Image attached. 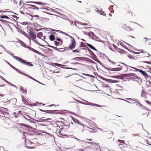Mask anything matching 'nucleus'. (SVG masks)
<instances>
[{
	"label": "nucleus",
	"instance_id": "4be33fe9",
	"mask_svg": "<svg viewBox=\"0 0 151 151\" xmlns=\"http://www.w3.org/2000/svg\"><path fill=\"white\" fill-rule=\"evenodd\" d=\"M49 38L50 40L52 41H54L55 39V36L52 34H51L49 36Z\"/></svg>",
	"mask_w": 151,
	"mask_h": 151
},
{
	"label": "nucleus",
	"instance_id": "412c9836",
	"mask_svg": "<svg viewBox=\"0 0 151 151\" xmlns=\"http://www.w3.org/2000/svg\"><path fill=\"white\" fill-rule=\"evenodd\" d=\"M140 52L143 53H145V55H148V56H145V57H143V58H145V57L149 58V57L150 56V55L145 51L142 50Z\"/></svg>",
	"mask_w": 151,
	"mask_h": 151
},
{
	"label": "nucleus",
	"instance_id": "338daca9",
	"mask_svg": "<svg viewBox=\"0 0 151 151\" xmlns=\"http://www.w3.org/2000/svg\"><path fill=\"white\" fill-rule=\"evenodd\" d=\"M128 57L130 59H132L134 58V57L132 55H128Z\"/></svg>",
	"mask_w": 151,
	"mask_h": 151
},
{
	"label": "nucleus",
	"instance_id": "9d476101",
	"mask_svg": "<svg viewBox=\"0 0 151 151\" xmlns=\"http://www.w3.org/2000/svg\"><path fill=\"white\" fill-rule=\"evenodd\" d=\"M58 110H46V113H48L49 114H60V113L56 112V111H58Z\"/></svg>",
	"mask_w": 151,
	"mask_h": 151
},
{
	"label": "nucleus",
	"instance_id": "9b49d317",
	"mask_svg": "<svg viewBox=\"0 0 151 151\" xmlns=\"http://www.w3.org/2000/svg\"><path fill=\"white\" fill-rule=\"evenodd\" d=\"M26 3H35L40 5H46V4L45 3H43L42 2L39 1H28Z\"/></svg>",
	"mask_w": 151,
	"mask_h": 151
},
{
	"label": "nucleus",
	"instance_id": "e2e57ef3",
	"mask_svg": "<svg viewBox=\"0 0 151 151\" xmlns=\"http://www.w3.org/2000/svg\"><path fill=\"white\" fill-rule=\"evenodd\" d=\"M56 40L57 41L61 42V43H63V42L62 40L60 39V38H56Z\"/></svg>",
	"mask_w": 151,
	"mask_h": 151
},
{
	"label": "nucleus",
	"instance_id": "c756f323",
	"mask_svg": "<svg viewBox=\"0 0 151 151\" xmlns=\"http://www.w3.org/2000/svg\"><path fill=\"white\" fill-rule=\"evenodd\" d=\"M74 122L76 123H77L78 124H80V125L83 126V128H84L83 126L81 124V122L80 121H79L78 119H74Z\"/></svg>",
	"mask_w": 151,
	"mask_h": 151
},
{
	"label": "nucleus",
	"instance_id": "39448f33",
	"mask_svg": "<svg viewBox=\"0 0 151 151\" xmlns=\"http://www.w3.org/2000/svg\"><path fill=\"white\" fill-rule=\"evenodd\" d=\"M76 42L74 39L71 40V42L69 45V48L70 50H72L75 48L76 46Z\"/></svg>",
	"mask_w": 151,
	"mask_h": 151
},
{
	"label": "nucleus",
	"instance_id": "7ed1b4c3",
	"mask_svg": "<svg viewBox=\"0 0 151 151\" xmlns=\"http://www.w3.org/2000/svg\"><path fill=\"white\" fill-rule=\"evenodd\" d=\"M122 76L124 77H130V76L134 77H131L130 79L132 80L137 79L139 80H142L141 78L137 76V75L134 73H130L122 74Z\"/></svg>",
	"mask_w": 151,
	"mask_h": 151
},
{
	"label": "nucleus",
	"instance_id": "2f4dec72",
	"mask_svg": "<svg viewBox=\"0 0 151 151\" xmlns=\"http://www.w3.org/2000/svg\"><path fill=\"white\" fill-rule=\"evenodd\" d=\"M34 27L35 28H37V27H42V26H41L40 24H37V23H33Z\"/></svg>",
	"mask_w": 151,
	"mask_h": 151
},
{
	"label": "nucleus",
	"instance_id": "f8f14e48",
	"mask_svg": "<svg viewBox=\"0 0 151 151\" xmlns=\"http://www.w3.org/2000/svg\"><path fill=\"white\" fill-rule=\"evenodd\" d=\"M23 75L25 76H26L27 77H29V78H30L31 79L34 81H35L37 82L38 83L40 84H41L42 85H44V84L42 83H40V82H39V81H37V80H36L35 79V78H32V77L31 76L27 75V74H26L25 73H23Z\"/></svg>",
	"mask_w": 151,
	"mask_h": 151
},
{
	"label": "nucleus",
	"instance_id": "bf43d9fd",
	"mask_svg": "<svg viewBox=\"0 0 151 151\" xmlns=\"http://www.w3.org/2000/svg\"><path fill=\"white\" fill-rule=\"evenodd\" d=\"M42 12L44 13H45V14H46L50 15H55V14H51L50 13H48V12H44V11H42Z\"/></svg>",
	"mask_w": 151,
	"mask_h": 151
},
{
	"label": "nucleus",
	"instance_id": "c03bdc74",
	"mask_svg": "<svg viewBox=\"0 0 151 151\" xmlns=\"http://www.w3.org/2000/svg\"><path fill=\"white\" fill-rule=\"evenodd\" d=\"M55 67L58 68V69H55V70L53 71V73H60V71H57V70H58L60 69V68H58L57 67L55 66Z\"/></svg>",
	"mask_w": 151,
	"mask_h": 151
},
{
	"label": "nucleus",
	"instance_id": "603ef678",
	"mask_svg": "<svg viewBox=\"0 0 151 151\" xmlns=\"http://www.w3.org/2000/svg\"><path fill=\"white\" fill-rule=\"evenodd\" d=\"M127 99L129 101H136V100H137L135 99H132V98H127Z\"/></svg>",
	"mask_w": 151,
	"mask_h": 151
},
{
	"label": "nucleus",
	"instance_id": "bb28decb",
	"mask_svg": "<svg viewBox=\"0 0 151 151\" xmlns=\"http://www.w3.org/2000/svg\"><path fill=\"white\" fill-rule=\"evenodd\" d=\"M50 30H52V31H55L56 32H58V31H60V32L62 33L63 34H64L66 36H67V35H68V34H67V33H66L64 32H63L61 31H60V30H54V29H51Z\"/></svg>",
	"mask_w": 151,
	"mask_h": 151
},
{
	"label": "nucleus",
	"instance_id": "7c9ffc66",
	"mask_svg": "<svg viewBox=\"0 0 151 151\" xmlns=\"http://www.w3.org/2000/svg\"><path fill=\"white\" fill-rule=\"evenodd\" d=\"M33 40L34 41L35 43L40 46H41L42 47H44L45 46V45H43L40 44L37 40Z\"/></svg>",
	"mask_w": 151,
	"mask_h": 151
},
{
	"label": "nucleus",
	"instance_id": "58836bf2",
	"mask_svg": "<svg viewBox=\"0 0 151 151\" xmlns=\"http://www.w3.org/2000/svg\"><path fill=\"white\" fill-rule=\"evenodd\" d=\"M20 89L21 91H22L23 92L22 93L24 92V93L25 94H26L27 93V90H25L24 89L22 86H20Z\"/></svg>",
	"mask_w": 151,
	"mask_h": 151
},
{
	"label": "nucleus",
	"instance_id": "b1692460",
	"mask_svg": "<svg viewBox=\"0 0 151 151\" xmlns=\"http://www.w3.org/2000/svg\"><path fill=\"white\" fill-rule=\"evenodd\" d=\"M113 46L114 47V48L115 49L117 50V51L119 52H121L119 51V50H121V51H123L122 50H121L119 48H118L114 44H113Z\"/></svg>",
	"mask_w": 151,
	"mask_h": 151
},
{
	"label": "nucleus",
	"instance_id": "f03ea898",
	"mask_svg": "<svg viewBox=\"0 0 151 151\" xmlns=\"http://www.w3.org/2000/svg\"><path fill=\"white\" fill-rule=\"evenodd\" d=\"M19 43L24 47L28 48L30 50L38 54V55H41L42 56H44V55L36 50L32 48L31 47L27 46L24 42L21 40H19Z\"/></svg>",
	"mask_w": 151,
	"mask_h": 151
},
{
	"label": "nucleus",
	"instance_id": "4c0bfd02",
	"mask_svg": "<svg viewBox=\"0 0 151 151\" xmlns=\"http://www.w3.org/2000/svg\"><path fill=\"white\" fill-rule=\"evenodd\" d=\"M127 49L130 52H132L133 53H134V54H139L140 53V52H135L132 50H130L128 49Z\"/></svg>",
	"mask_w": 151,
	"mask_h": 151
},
{
	"label": "nucleus",
	"instance_id": "a18cd8bd",
	"mask_svg": "<svg viewBox=\"0 0 151 151\" xmlns=\"http://www.w3.org/2000/svg\"><path fill=\"white\" fill-rule=\"evenodd\" d=\"M13 115H14V116L15 118H17L19 116V115H18V114L17 113H17L15 112H14L13 113Z\"/></svg>",
	"mask_w": 151,
	"mask_h": 151
},
{
	"label": "nucleus",
	"instance_id": "052dcab7",
	"mask_svg": "<svg viewBox=\"0 0 151 151\" xmlns=\"http://www.w3.org/2000/svg\"><path fill=\"white\" fill-rule=\"evenodd\" d=\"M97 10H96V12H97L99 14H100L101 13V10H98L97 8H96Z\"/></svg>",
	"mask_w": 151,
	"mask_h": 151
},
{
	"label": "nucleus",
	"instance_id": "0eeeda50",
	"mask_svg": "<svg viewBox=\"0 0 151 151\" xmlns=\"http://www.w3.org/2000/svg\"><path fill=\"white\" fill-rule=\"evenodd\" d=\"M6 61L7 62V63L13 69L15 70L18 73L22 74L23 75V73H23L19 69H18L17 68H16L15 67H14V66L12 65H11L10 63L8 61Z\"/></svg>",
	"mask_w": 151,
	"mask_h": 151
},
{
	"label": "nucleus",
	"instance_id": "c9c22d12",
	"mask_svg": "<svg viewBox=\"0 0 151 151\" xmlns=\"http://www.w3.org/2000/svg\"><path fill=\"white\" fill-rule=\"evenodd\" d=\"M129 67L131 68H133V69H135V71H138V72H139V73L141 71V69H137L135 67H133L132 66H129Z\"/></svg>",
	"mask_w": 151,
	"mask_h": 151
},
{
	"label": "nucleus",
	"instance_id": "aec40b11",
	"mask_svg": "<svg viewBox=\"0 0 151 151\" xmlns=\"http://www.w3.org/2000/svg\"><path fill=\"white\" fill-rule=\"evenodd\" d=\"M64 129V128H60L58 132L59 133V134L60 135L62 136H66V135H65V134L63 133H62V132L63 131V129Z\"/></svg>",
	"mask_w": 151,
	"mask_h": 151
},
{
	"label": "nucleus",
	"instance_id": "2eb2a0df",
	"mask_svg": "<svg viewBox=\"0 0 151 151\" xmlns=\"http://www.w3.org/2000/svg\"><path fill=\"white\" fill-rule=\"evenodd\" d=\"M141 73L145 78H148L149 77L148 74L144 71L141 70L140 72Z\"/></svg>",
	"mask_w": 151,
	"mask_h": 151
},
{
	"label": "nucleus",
	"instance_id": "de8ad7c7",
	"mask_svg": "<svg viewBox=\"0 0 151 151\" xmlns=\"http://www.w3.org/2000/svg\"><path fill=\"white\" fill-rule=\"evenodd\" d=\"M18 22L19 23V22ZM19 23L24 25H26L28 24H29V23L27 22H24L22 23L19 22Z\"/></svg>",
	"mask_w": 151,
	"mask_h": 151
},
{
	"label": "nucleus",
	"instance_id": "cd10ccee",
	"mask_svg": "<svg viewBox=\"0 0 151 151\" xmlns=\"http://www.w3.org/2000/svg\"><path fill=\"white\" fill-rule=\"evenodd\" d=\"M52 120V119L48 118L45 119H40V122H47L48 120Z\"/></svg>",
	"mask_w": 151,
	"mask_h": 151
},
{
	"label": "nucleus",
	"instance_id": "4d7b16f0",
	"mask_svg": "<svg viewBox=\"0 0 151 151\" xmlns=\"http://www.w3.org/2000/svg\"><path fill=\"white\" fill-rule=\"evenodd\" d=\"M50 47H51V48H53L54 50H57L58 51V50H60V49H59V48H57V47H54L53 46H50Z\"/></svg>",
	"mask_w": 151,
	"mask_h": 151
},
{
	"label": "nucleus",
	"instance_id": "6e6552de",
	"mask_svg": "<svg viewBox=\"0 0 151 151\" xmlns=\"http://www.w3.org/2000/svg\"><path fill=\"white\" fill-rule=\"evenodd\" d=\"M84 34L86 35H88L90 37H91V39H94V37H96V35L92 32L90 31L89 32H84Z\"/></svg>",
	"mask_w": 151,
	"mask_h": 151
},
{
	"label": "nucleus",
	"instance_id": "774afa93",
	"mask_svg": "<svg viewBox=\"0 0 151 151\" xmlns=\"http://www.w3.org/2000/svg\"><path fill=\"white\" fill-rule=\"evenodd\" d=\"M100 14L101 15H103L104 16H105L106 14H105L104 12L102 11V10L101 9V13Z\"/></svg>",
	"mask_w": 151,
	"mask_h": 151
},
{
	"label": "nucleus",
	"instance_id": "dca6fc26",
	"mask_svg": "<svg viewBox=\"0 0 151 151\" xmlns=\"http://www.w3.org/2000/svg\"><path fill=\"white\" fill-rule=\"evenodd\" d=\"M87 50L89 52L90 54L92 55V56L93 58H96V56L94 53L88 47H87Z\"/></svg>",
	"mask_w": 151,
	"mask_h": 151
},
{
	"label": "nucleus",
	"instance_id": "680f3d73",
	"mask_svg": "<svg viewBox=\"0 0 151 151\" xmlns=\"http://www.w3.org/2000/svg\"><path fill=\"white\" fill-rule=\"evenodd\" d=\"M117 141L118 142H120V143H123V144H124V141L123 140H120V139H118L117 140Z\"/></svg>",
	"mask_w": 151,
	"mask_h": 151
},
{
	"label": "nucleus",
	"instance_id": "e433bc0d",
	"mask_svg": "<svg viewBox=\"0 0 151 151\" xmlns=\"http://www.w3.org/2000/svg\"><path fill=\"white\" fill-rule=\"evenodd\" d=\"M122 100L126 101V102H127V103H128L129 104H134L135 103H137V105H138V102H137L136 101H132L133 102V103H132L130 101H127L126 100H125L124 99H122Z\"/></svg>",
	"mask_w": 151,
	"mask_h": 151
},
{
	"label": "nucleus",
	"instance_id": "ea45409f",
	"mask_svg": "<svg viewBox=\"0 0 151 151\" xmlns=\"http://www.w3.org/2000/svg\"><path fill=\"white\" fill-rule=\"evenodd\" d=\"M55 45L56 46H57L59 45H61L63 43H61V42L60 43V42H58L57 41H55L54 42Z\"/></svg>",
	"mask_w": 151,
	"mask_h": 151
},
{
	"label": "nucleus",
	"instance_id": "37998d69",
	"mask_svg": "<svg viewBox=\"0 0 151 151\" xmlns=\"http://www.w3.org/2000/svg\"><path fill=\"white\" fill-rule=\"evenodd\" d=\"M25 146L26 147V148L28 149H35V147H34L28 146H27V145L26 144L25 145Z\"/></svg>",
	"mask_w": 151,
	"mask_h": 151
},
{
	"label": "nucleus",
	"instance_id": "5701e85b",
	"mask_svg": "<svg viewBox=\"0 0 151 151\" xmlns=\"http://www.w3.org/2000/svg\"><path fill=\"white\" fill-rule=\"evenodd\" d=\"M20 125L22 126L25 127H26L28 129L30 128L31 129H32V127H31L29 125H26L24 124L20 123Z\"/></svg>",
	"mask_w": 151,
	"mask_h": 151
},
{
	"label": "nucleus",
	"instance_id": "f257e3e1",
	"mask_svg": "<svg viewBox=\"0 0 151 151\" xmlns=\"http://www.w3.org/2000/svg\"><path fill=\"white\" fill-rule=\"evenodd\" d=\"M6 52L9 55H11L14 59L18 60L23 64L27 66H33V65L32 64L31 62H28L27 61L24 60L19 57L14 56V54H11L9 53L8 52Z\"/></svg>",
	"mask_w": 151,
	"mask_h": 151
},
{
	"label": "nucleus",
	"instance_id": "79ce46f5",
	"mask_svg": "<svg viewBox=\"0 0 151 151\" xmlns=\"http://www.w3.org/2000/svg\"><path fill=\"white\" fill-rule=\"evenodd\" d=\"M22 34L23 35L27 38L28 39H30L29 37L28 36L27 34L24 31L23 32Z\"/></svg>",
	"mask_w": 151,
	"mask_h": 151
},
{
	"label": "nucleus",
	"instance_id": "8fccbe9b",
	"mask_svg": "<svg viewBox=\"0 0 151 151\" xmlns=\"http://www.w3.org/2000/svg\"><path fill=\"white\" fill-rule=\"evenodd\" d=\"M0 21L3 22V23H5V22L10 23L9 22H7L6 20L2 19L1 18H0Z\"/></svg>",
	"mask_w": 151,
	"mask_h": 151
},
{
	"label": "nucleus",
	"instance_id": "ddd939ff",
	"mask_svg": "<svg viewBox=\"0 0 151 151\" xmlns=\"http://www.w3.org/2000/svg\"><path fill=\"white\" fill-rule=\"evenodd\" d=\"M51 65L52 66H54V65H55L62 68H64V66H65V65H62L60 64L53 63H51Z\"/></svg>",
	"mask_w": 151,
	"mask_h": 151
},
{
	"label": "nucleus",
	"instance_id": "473e14b6",
	"mask_svg": "<svg viewBox=\"0 0 151 151\" xmlns=\"http://www.w3.org/2000/svg\"><path fill=\"white\" fill-rule=\"evenodd\" d=\"M21 97L22 101L24 104H28V103L26 101V99H25L24 96H23L22 95L21 96Z\"/></svg>",
	"mask_w": 151,
	"mask_h": 151
},
{
	"label": "nucleus",
	"instance_id": "a19ab883",
	"mask_svg": "<svg viewBox=\"0 0 151 151\" xmlns=\"http://www.w3.org/2000/svg\"><path fill=\"white\" fill-rule=\"evenodd\" d=\"M0 78L2 79L3 80L6 82L7 83L9 84V83H10V82L7 81L6 80L5 78H4L3 77L1 76H0Z\"/></svg>",
	"mask_w": 151,
	"mask_h": 151
},
{
	"label": "nucleus",
	"instance_id": "4468645a",
	"mask_svg": "<svg viewBox=\"0 0 151 151\" xmlns=\"http://www.w3.org/2000/svg\"><path fill=\"white\" fill-rule=\"evenodd\" d=\"M27 5L30 6H31L33 7H29V9H34V10L37 9L38 10H39V9H40V8H38L36 6H35L33 5L27 4Z\"/></svg>",
	"mask_w": 151,
	"mask_h": 151
},
{
	"label": "nucleus",
	"instance_id": "3c124183",
	"mask_svg": "<svg viewBox=\"0 0 151 151\" xmlns=\"http://www.w3.org/2000/svg\"><path fill=\"white\" fill-rule=\"evenodd\" d=\"M77 102H78L81 103V104H84V105H85V103L84 102H83L82 101H79V100H78L77 99H74Z\"/></svg>",
	"mask_w": 151,
	"mask_h": 151
},
{
	"label": "nucleus",
	"instance_id": "69168bd1",
	"mask_svg": "<svg viewBox=\"0 0 151 151\" xmlns=\"http://www.w3.org/2000/svg\"><path fill=\"white\" fill-rule=\"evenodd\" d=\"M11 16L14 17V18L16 19V20H17L19 19V17L15 15H11Z\"/></svg>",
	"mask_w": 151,
	"mask_h": 151
},
{
	"label": "nucleus",
	"instance_id": "393cba45",
	"mask_svg": "<svg viewBox=\"0 0 151 151\" xmlns=\"http://www.w3.org/2000/svg\"><path fill=\"white\" fill-rule=\"evenodd\" d=\"M96 59L93 58H91L93 60L95 61L96 62H97V63H99V64H100L101 65L103 64L102 63H101V61L99 60L98 58H96Z\"/></svg>",
	"mask_w": 151,
	"mask_h": 151
},
{
	"label": "nucleus",
	"instance_id": "f704fd0d",
	"mask_svg": "<svg viewBox=\"0 0 151 151\" xmlns=\"http://www.w3.org/2000/svg\"><path fill=\"white\" fill-rule=\"evenodd\" d=\"M101 66L103 67H104L105 69H106L107 70L109 71V73H110V74H110V71H111V69H109V68H108L105 67V66H104L103 64H102L101 65Z\"/></svg>",
	"mask_w": 151,
	"mask_h": 151
},
{
	"label": "nucleus",
	"instance_id": "13d9d810",
	"mask_svg": "<svg viewBox=\"0 0 151 151\" xmlns=\"http://www.w3.org/2000/svg\"><path fill=\"white\" fill-rule=\"evenodd\" d=\"M17 29H18V31L19 32L22 34V32L24 31L23 30H22L21 29H19L18 28Z\"/></svg>",
	"mask_w": 151,
	"mask_h": 151
},
{
	"label": "nucleus",
	"instance_id": "20e7f679",
	"mask_svg": "<svg viewBox=\"0 0 151 151\" xmlns=\"http://www.w3.org/2000/svg\"><path fill=\"white\" fill-rule=\"evenodd\" d=\"M82 100L83 101H85L87 103H85V105H91V106H95L98 107H101L102 106H103V107L104 106H101L99 104H96L95 103H93L90 102L86 101H85L83 99H82Z\"/></svg>",
	"mask_w": 151,
	"mask_h": 151
},
{
	"label": "nucleus",
	"instance_id": "a878e982",
	"mask_svg": "<svg viewBox=\"0 0 151 151\" xmlns=\"http://www.w3.org/2000/svg\"><path fill=\"white\" fill-rule=\"evenodd\" d=\"M0 17L2 19H10L6 15H0Z\"/></svg>",
	"mask_w": 151,
	"mask_h": 151
},
{
	"label": "nucleus",
	"instance_id": "6e6d98bb",
	"mask_svg": "<svg viewBox=\"0 0 151 151\" xmlns=\"http://www.w3.org/2000/svg\"><path fill=\"white\" fill-rule=\"evenodd\" d=\"M33 17H37V18L38 19L39 17V16L37 15L33 14L31 16V17L33 18Z\"/></svg>",
	"mask_w": 151,
	"mask_h": 151
},
{
	"label": "nucleus",
	"instance_id": "6ab92c4d",
	"mask_svg": "<svg viewBox=\"0 0 151 151\" xmlns=\"http://www.w3.org/2000/svg\"><path fill=\"white\" fill-rule=\"evenodd\" d=\"M122 68H111V71H119L121 70Z\"/></svg>",
	"mask_w": 151,
	"mask_h": 151
},
{
	"label": "nucleus",
	"instance_id": "09e8293b",
	"mask_svg": "<svg viewBox=\"0 0 151 151\" xmlns=\"http://www.w3.org/2000/svg\"><path fill=\"white\" fill-rule=\"evenodd\" d=\"M122 27L124 29H126V27H127L131 29L132 30V29L130 27L127 26L126 24H123V25Z\"/></svg>",
	"mask_w": 151,
	"mask_h": 151
},
{
	"label": "nucleus",
	"instance_id": "0e129e2a",
	"mask_svg": "<svg viewBox=\"0 0 151 151\" xmlns=\"http://www.w3.org/2000/svg\"><path fill=\"white\" fill-rule=\"evenodd\" d=\"M44 29L45 28H40V29H35V28H34L33 29V30H35L36 31H41L42 30V29Z\"/></svg>",
	"mask_w": 151,
	"mask_h": 151
},
{
	"label": "nucleus",
	"instance_id": "72a5a7b5",
	"mask_svg": "<svg viewBox=\"0 0 151 151\" xmlns=\"http://www.w3.org/2000/svg\"><path fill=\"white\" fill-rule=\"evenodd\" d=\"M109 78H115L116 79H120V77L119 76H109Z\"/></svg>",
	"mask_w": 151,
	"mask_h": 151
},
{
	"label": "nucleus",
	"instance_id": "423d86ee",
	"mask_svg": "<svg viewBox=\"0 0 151 151\" xmlns=\"http://www.w3.org/2000/svg\"><path fill=\"white\" fill-rule=\"evenodd\" d=\"M28 34L29 35L30 37L31 38V39L32 40H34L36 38V34L34 32L30 31L28 32Z\"/></svg>",
	"mask_w": 151,
	"mask_h": 151
},
{
	"label": "nucleus",
	"instance_id": "f3484780",
	"mask_svg": "<svg viewBox=\"0 0 151 151\" xmlns=\"http://www.w3.org/2000/svg\"><path fill=\"white\" fill-rule=\"evenodd\" d=\"M83 57H78L72 59V60H74L76 61H79L83 60Z\"/></svg>",
	"mask_w": 151,
	"mask_h": 151
},
{
	"label": "nucleus",
	"instance_id": "a211bd4d",
	"mask_svg": "<svg viewBox=\"0 0 151 151\" xmlns=\"http://www.w3.org/2000/svg\"><path fill=\"white\" fill-rule=\"evenodd\" d=\"M86 45L88 46L89 48H90L91 49L94 50L96 51H97V49L92 45L89 44L88 43H86Z\"/></svg>",
	"mask_w": 151,
	"mask_h": 151
},
{
	"label": "nucleus",
	"instance_id": "1a4fd4ad",
	"mask_svg": "<svg viewBox=\"0 0 151 151\" xmlns=\"http://www.w3.org/2000/svg\"><path fill=\"white\" fill-rule=\"evenodd\" d=\"M102 79L106 81L107 82L111 83H116L119 82V81L117 80H113L111 79L106 78L104 77Z\"/></svg>",
	"mask_w": 151,
	"mask_h": 151
},
{
	"label": "nucleus",
	"instance_id": "864d4df0",
	"mask_svg": "<svg viewBox=\"0 0 151 151\" xmlns=\"http://www.w3.org/2000/svg\"><path fill=\"white\" fill-rule=\"evenodd\" d=\"M65 68L66 69H73L74 70H77V69L76 68H71L70 67H64V68Z\"/></svg>",
	"mask_w": 151,
	"mask_h": 151
},
{
	"label": "nucleus",
	"instance_id": "c85d7f7f",
	"mask_svg": "<svg viewBox=\"0 0 151 151\" xmlns=\"http://www.w3.org/2000/svg\"><path fill=\"white\" fill-rule=\"evenodd\" d=\"M43 33L42 32H39L37 34V37L41 39H42L40 37H42V36Z\"/></svg>",
	"mask_w": 151,
	"mask_h": 151
},
{
	"label": "nucleus",
	"instance_id": "5fc2aeb1",
	"mask_svg": "<svg viewBox=\"0 0 151 151\" xmlns=\"http://www.w3.org/2000/svg\"><path fill=\"white\" fill-rule=\"evenodd\" d=\"M59 49L60 50H58V51L60 52H63L65 50V49L63 48H61Z\"/></svg>",
	"mask_w": 151,
	"mask_h": 151
},
{
	"label": "nucleus",
	"instance_id": "49530a36",
	"mask_svg": "<svg viewBox=\"0 0 151 151\" xmlns=\"http://www.w3.org/2000/svg\"><path fill=\"white\" fill-rule=\"evenodd\" d=\"M72 51L74 52L79 53L80 52L79 50L78 49H76L75 50H73Z\"/></svg>",
	"mask_w": 151,
	"mask_h": 151
}]
</instances>
